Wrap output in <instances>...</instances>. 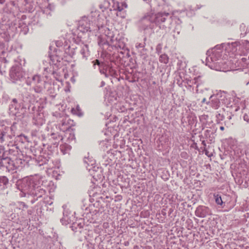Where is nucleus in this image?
Returning <instances> with one entry per match:
<instances>
[{
	"label": "nucleus",
	"instance_id": "f257e3e1",
	"mask_svg": "<svg viewBox=\"0 0 249 249\" xmlns=\"http://www.w3.org/2000/svg\"><path fill=\"white\" fill-rule=\"evenodd\" d=\"M243 47H249L247 40L235 41L231 43H224L217 45L207 52L206 65L210 69L217 71H229L240 63L238 62V55L245 54L244 52L240 51Z\"/></svg>",
	"mask_w": 249,
	"mask_h": 249
},
{
	"label": "nucleus",
	"instance_id": "f03ea898",
	"mask_svg": "<svg viewBox=\"0 0 249 249\" xmlns=\"http://www.w3.org/2000/svg\"><path fill=\"white\" fill-rule=\"evenodd\" d=\"M179 21V19L174 16L172 13L159 12L156 14L147 13L138 22L140 31L146 35L154 33V25L159 26L160 29L171 28L173 22Z\"/></svg>",
	"mask_w": 249,
	"mask_h": 249
},
{
	"label": "nucleus",
	"instance_id": "7ed1b4c3",
	"mask_svg": "<svg viewBox=\"0 0 249 249\" xmlns=\"http://www.w3.org/2000/svg\"><path fill=\"white\" fill-rule=\"evenodd\" d=\"M42 180L37 177H26L18 181L17 183V188L20 191V197H26L29 195L33 197L31 203L33 204L39 198L46 195V190L42 186Z\"/></svg>",
	"mask_w": 249,
	"mask_h": 249
},
{
	"label": "nucleus",
	"instance_id": "20e7f679",
	"mask_svg": "<svg viewBox=\"0 0 249 249\" xmlns=\"http://www.w3.org/2000/svg\"><path fill=\"white\" fill-rule=\"evenodd\" d=\"M225 98V96L219 94H213L209 97V100L204 98L201 103L206 104L205 107L208 112H212L213 110L217 109L223 104H225L228 107L234 108L235 111L240 109L243 110L246 107L245 100L243 98L233 96L230 98L229 103H224Z\"/></svg>",
	"mask_w": 249,
	"mask_h": 249
},
{
	"label": "nucleus",
	"instance_id": "39448f33",
	"mask_svg": "<svg viewBox=\"0 0 249 249\" xmlns=\"http://www.w3.org/2000/svg\"><path fill=\"white\" fill-rule=\"evenodd\" d=\"M35 103L34 95L26 93L23 95L21 100L12 99L9 106V113L11 115L17 117L23 116L27 112L33 114L36 110Z\"/></svg>",
	"mask_w": 249,
	"mask_h": 249
},
{
	"label": "nucleus",
	"instance_id": "423d86ee",
	"mask_svg": "<svg viewBox=\"0 0 249 249\" xmlns=\"http://www.w3.org/2000/svg\"><path fill=\"white\" fill-rule=\"evenodd\" d=\"M99 12L94 8H92L88 16L82 17L79 20V31L83 34L84 36L79 35V39H83V41H88L89 39V33L90 26L96 28L98 19H100ZM93 29V28H92Z\"/></svg>",
	"mask_w": 249,
	"mask_h": 249
},
{
	"label": "nucleus",
	"instance_id": "0eeeda50",
	"mask_svg": "<svg viewBox=\"0 0 249 249\" xmlns=\"http://www.w3.org/2000/svg\"><path fill=\"white\" fill-rule=\"evenodd\" d=\"M125 0H104L100 5V8L103 11L104 10H109L113 11L118 17L124 18L125 13L123 11L126 8L127 4Z\"/></svg>",
	"mask_w": 249,
	"mask_h": 249
},
{
	"label": "nucleus",
	"instance_id": "6e6552de",
	"mask_svg": "<svg viewBox=\"0 0 249 249\" xmlns=\"http://www.w3.org/2000/svg\"><path fill=\"white\" fill-rule=\"evenodd\" d=\"M83 162L86 168L94 179L97 181L102 179L103 177L102 169L95 165L96 162L95 160L92 157H89V153L87 156L84 157Z\"/></svg>",
	"mask_w": 249,
	"mask_h": 249
},
{
	"label": "nucleus",
	"instance_id": "1a4fd4ad",
	"mask_svg": "<svg viewBox=\"0 0 249 249\" xmlns=\"http://www.w3.org/2000/svg\"><path fill=\"white\" fill-rule=\"evenodd\" d=\"M27 85L31 87L30 90H34L36 93H42L43 90L42 80L40 75L35 74L25 78Z\"/></svg>",
	"mask_w": 249,
	"mask_h": 249
},
{
	"label": "nucleus",
	"instance_id": "9d476101",
	"mask_svg": "<svg viewBox=\"0 0 249 249\" xmlns=\"http://www.w3.org/2000/svg\"><path fill=\"white\" fill-rule=\"evenodd\" d=\"M62 207L64 210L63 213V217L60 219L61 222L63 225H65L71 223V225L70 227L71 230L74 232H76L78 228V223L76 222L77 220V218L75 216L76 213L74 212L73 214L70 216V213L69 212L68 210L67 209V206L64 205Z\"/></svg>",
	"mask_w": 249,
	"mask_h": 249
},
{
	"label": "nucleus",
	"instance_id": "9b49d317",
	"mask_svg": "<svg viewBox=\"0 0 249 249\" xmlns=\"http://www.w3.org/2000/svg\"><path fill=\"white\" fill-rule=\"evenodd\" d=\"M10 80L14 83H18L25 79V72L22 68L18 65L13 66L10 71Z\"/></svg>",
	"mask_w": 249,
	"mask_h": 249
},
{
	"label": "nucleus",
	"instance_id": "f8f14e48",
	"mask_svg": "<svg viewBox=\"0 0 249 249\" xmlns=\"http://www.w3.org/2000/svg\"><path fill=\"white\" fill-rule=\"evenodd\" d=\"M104 20V19H102L100 18V19H98V23L96 24V28H93V30H99L100 33L105 35V36L107 38V39H109L110 41L113 42L114 36L113 32L108 27L103 25V21Z\"/></svg>",
	"mask_w": 249,
	"mask_h": 249
},
{
	"label": "nucleus",
	"instance_id": "ddd939ff",
	"mask_svg": "<svg viewBox=\"0 0 249 249\" xmlns=\"http://www.w3.org/2000/svg\"><path fill=\"white\" fill-rule=\"evenodd\" d=\"M57 123L59 128L62 132H65L72 128V126L75 125V123L72 120L65 116H60L57 121Z\"/></svg>",
	"mask_w": 249,
	"mask_h": 249
},
{
	"label": "nucleus",
	"instance_id": "4468645a",
	"mask_svg": "<svg viewBox=\"0 0 249 249\" xmlns=\"http://www.w3.org/2000/svg\"><path fill=\"white\" fill-rule=\"evenodd\" d=\"M97 64L99 66L100 71L101 73L105 74L106 77L111 76L116 77L117 71L114 68L110 65L100 64L99 61L96 60Z\"/></svg>",
	"mask_w": 249,
	"mask_h": 249
},
{
	"label": "nucleus",
	"instance_id": "2eb2a0df",
	"mask_svg": "<svg viewBox=\"0 0 249 249\" xmlns=\"http://www.w3.org/2000/svg\"><path fill=\"white\" fill-rule=\"evenodd\" d=\"M36 161L39 166L44 164L46 165L47 169H52L55 167L53 160L48 155L46 156L40 155L36 159Z\"/></svg>",
	"mask_w": 249,
	"mask_h": 249
},
{
	"label": "nucleus",
	"instance_id": "dca6fc26",
	"mask_svg": "<svg viewBox=\"0 0 249 249\" xmlns=\"http://www.w3.org/2000/svg\"><path fill=\"white\" fill-rule=\"evenodd\" d=\"M111 142L110 140L106 139L101 141L100 143V148L104 151L107 150V149H109V150L107 151V154L110 155V160H113V158L115 154H116L117 152H118L117 150H111Z\"/></svg>",
	"mask_w": 249,
	"mask_h": 249
},
{
	"label": "nucleus",
	"instance_id": "f3484780",
	"mask_svg": "<svg viewBox=\"0 0 249 249\" xmlns=\"http://www.w3.org/2000/svg\"><path fill=\"white\" fill-rule=\"evenodd\" d=\"M195 215L200 218H204L211 214V211L209 208L205 206H198L195 211Z\"/></svg>",
	"mask_w": 249,
	"mask_h": 249
},
{
	"label": "nucleus",
	"instance_id": "a211bd4d",
	"mask_svg": "<svg viewBox=\"0 0 249 249\" xmlns=\"http://www.w3.org/2000/svg\"><path fill=\"white\" fill-rule=\"evenodd\" d=\"M18 207H17L16 204H10L8 207V212L7 213L8 217L11 220H16L18 219V214L17 213Z\"/></svg>",
	"mask_w": 249,
	"mask_h": 249
},
{
	"label": "nucleus",
	"instance_id": "6ab92c4d",
	"mask_svg": "<svg viewBox=\"0 0 249 249\" xmlns=\"http://www.w3.org/2000/svg\"><path fill=\"white\" fill-rule=\"evenodd\" d=\"M205 80L202 76L199 75L194 77L193 79L187 82V85L189 87L191 88L192 85H196V91L198 92V87L204 83Z\"/></svg>",
	"mask_w": 249,
	"mask_h": 249
},
{
	"label": "nucleus",
	"instance_id": "aec40b11",
	"mask_svg": "<svg viewBox=\"0 0 249 249\" xmlns=\"http://www.w3.org/2000/svg\"><path fill=\"white\" fill-rule=\"evenodd\" d=\"M45 122V120L43 118V115L41 113H37L35 115L33 118V124L39 127L42 125Z\"/></svg>",
	"mask_w": 249,
	"mask_h": 249
},
{
	"label": "nucleus",
	"instance_id": "412c9836",
	"mask_svg": "<svg viewBox=\"0 0 249 249\" xmlns=\"http://www.w3.org/2000/svg\"><path fill=\"white\" fill-rule=\"evenodd\" d=\"M74 130H75L73 129V128H71L64 132L65 134L63 137L64 139H66V142H74V143L76 142V138Z\"/></svg>",
	"mask_w": 249,
	"mask_h": 249
},
{
	"label": "nucleus",
	"instance_id": "4be33fe9",
	"mask_svg": "<svg viewBox=\"0 0 249 249\" xmlns=\"http://www.w3.org/2000/svg\"><path fill=\"white\" fill-rule=\"evenodd\" d=\"M11 158L0 160V167L1 169H6L9 172L11 171L12 166Z\"/></svg>",
	"mask_w": 249,
	"mask_h": 249
},
{
	"label": "nucleus",
	"instance_id": "5701e85b",
	"mask_svg": "<svg viewBox=\"0 0 249 249\" xmlns=\"http://www.w3.org/2000/svg\"><path fill=\"white\" fill-rule=\"evenodd\" d=\"M9 185V179L5 176H0V194L5 191Z\"/></svg>",
	"mask_w": 249,
	"mask_h": 249
},
{
	"label": "nucleus",
	"instance_id": "b1692460",
	"mask_svg": "<svg viewBox=\"0 0 249 249\" xmlns=\"http://www.w3.org/2000/svg\"><path fill=\"white\" fill-rule=\"evenodd\" d=\"M10 131L11 128L8 126H5L0 129V143L3 142L5 141V138L9 136L8 133Z\"/></svg>",
	"mask_w": 249,
	"mask_h": 249
},
{
	"label": "nucleus",
	"instance_id": "393cba45",
	"mask_svg": "<svg viewBox=\"0 0 249 249\" xmlns=\"http://www.w3.org/2000/svg\"><path fill=\"white\" fill-rule=\"evenodd\" d=\"M24 162V160L20 158H18V157L15 159H13L12 161L11 171L22 167Z\"/></svg>",
	"mask_w": 249,
	"mask_h": 249
},
{
	"label": "nucleus",
	"instance_id": "a878e982",
	"mask_svg": "<svg viewBox=\"0 0 249 249\" xmlns=\"http://www.w3.org/2000/svg\"><path fill=\"white\" fill-rule=\"evenodd\" d=\"M231 155L234 160H237L243 156V153L240 147H236L233 151L231 152Z\"/></svg>",
	"mask_w": 249,
	"mask_h": 249
},
{
	"label": "nucleus",
	"instance_id": "bb28decb",
	"mask_svg": "<svg viewBox=\"0 0 249 249\" xmlns=\"http://www.w3.org/2000/svg\"><path fill=\"white\" fill-rule=\"evenodd\" d=\"M160 143L161 146L160 149L165 150L169 149L171 144L169 138L162 136L160 138Z\"/></svg>",
	"mask_w": 249,
	"mask_h": 249
},
{
	"label": "nucleus",
	"instance_id": "cd10ccee",
	"mask_svg": "<svg viewBox=\"0 0 249 249\" xmlns=\"http://www.w3.org/2000/svg\"><path fill=\"white\" fill-rule=\"evenodd\" d=\"M9 157L11 158V160L15 159L18 157L19 154V150L17 146H13L11 148L8 150Z\"/></svg>",
	"mask_w": 249,
	"mask_h": 249
},
{
	"label": "nucleus",
	"instance_id": "c85d7f7f",
	"mask_svg": "<svg viewBox=\"0 0 249 249\" xmlns=\"http://www.w3.org/2000/svg\"><path fill=\"white\" fill-rule=\"evenodd\" d=\"M50 63L54 65L56 68H59L62 66V58L57 55H53L50 57Z\"/></svg>",
	"mask_w": 249,
	"mask_h": 249
},
{
	"label": "nucleus",
	"instance_id": "c756f323",
	"mask_svg": "<svg viewBox=\"0 0 249 249\" xmlns=\"http://www.w3.org/2000/svg\"><path fill=\"white\" fill-rule=\"evenodd\" d=\"M50 139L53 140L54 141L53 144L57 146L59 142L60 141H62L64 139V138L62 135L57 132L51 133Z\"/></svg>",
	"mask_w": 249,
	"mask_h": 249
},
{
	"label": "nucleus",
	"instance_id": "7c9ffc66",
	"mask_svg": "<svg viewBox=\"0 0 249 249\" xmlns=\"http://www.w3.org/2000/svg\"><path fill=\"white\" fill-rule=\"evenodd\" d=\"M145 45V42L139 43L137 42L135 44V47L138 50L140 55L143 56L146 54V49L144 48Z\"/></svg>",
	"mask_w": 249,
	"mask_h": 249
},
{
	"label": "nucleus",
	"instance_id": "2f4dec72",
	"mask_svg": "<svg viewBox=\"0 0 249 249\" xmlns=\"http://www.w3.org/2000/svg\"><path fill=\"white\" fill-rule=\"evenodd\" d=\"M125 39L124 38H116L115 39V42L114 41L112 42L113 45L117 48H119L122 49H124L125 47V43L124 41Z\"/></svg>",
	"mask_w": 249,
	"mask_h": 249
},
{
	"label": "nucleus",
	"instance_id": "473e14b6",
	"mask_svg": "<svg viewBox=\"0 0 249 249\" xmlns=\"http://www.w3.org/2000/svg\"><path fill=\"white\" fill-rule=\"evenodd\" d=\"M83 47L80 51V53L82 55L83 58L87 60L88 57L89 55V51L87 45L84 44L83 43Z\"/></svg>",
	"mask_w": 249,
	"mask_h": 249
},
{
	"label": "nucleus",
	"instance_id": "72a5a7b5",
	"mask_svg": "<svg viewBox=\"0 0 249 249\" xmlns=\"http://www.w3.org/2000/svg\"><path fill=\"white\" fill-rule=\"evenodd\" d=\"M8 154V150H6L3 146H0V160L10 158Z\"/></svg>",
	"mask_w": 249,
	"mask_h": 249
},
{
	"label": "nucleus",
	"instance_id": "f704fd0d",
	"mask_svg": "<svg viewBox=\"0 0 249 249\" xmlns=\"http://www.w3.org/2000/svg\"><path fill=\"white\" fill-rule=\"evenodd\" d=\"M60 149L63 154L65 155L69 153V151L71 149V146L68 144L65 143L60 145Z\"/></svg>",
	"mask_w": 249,
	"mask_h": 249
},
{
	"label": "nucleus",
	"instance_id": "c9c22d12",
	"mask_svg": "<svg viewBox=\"0 0 249 249\" xmlns=\"http://www.w3.org/2000/svg\"><path fill=\"white\" fill-rule=\"evenodd\" d=\"M108 39L104 38L103 37H99L98 38V44L100 47H103L104 49L105 46H107L108 45Z\"/></svg>",
	"mask_w": 249,
	"mask_h": 249
},
{
	"label": "nucleus",
	"instance_id": "e433bc0d",
	"mask_svg": "<svg viewBox=\"0 0 249 249\" xmlns=\"http://www.w3.org/2000/svg\"><path fill=\"white\" fill-rule=\"evenodd\" d=\"M240 30L241 31V36L243 37L249 32V27L246 26L245 24L242 23L240 25Z\"/></svg>",
	"mask_w": 249,
	"mask_h": 249
},
{
	"label": "nucleus",
	"instance_id": "4c0bfd02",
	"mask_svg": "<svg viewBox=\"0 0 249 249\" xmlns=\"http://www.w3.org/2000/svg\"><path fill=\"white\" fill-rule=\"evenodd\" d=\"M208 119L209 116L208 115L203 114L199 116V120L200 122L203 125L207 127H208L207 126Z\"/></svg>",
	"mask_w": 249,
	"mask_h": 249
},
{
	"label": "nucleus",
	"instance_id": "58836bf2",
	"mask_svg": "<svg viewBox=\"0 0 249 249\" xmlns=\"http://www.w3.org/2000/svg\"><path fill=\"white\" fill-rule=\"evenodd\" d=\"M17 207H18V210H21L22 211H24L25 209H26L28 208L27 205H26L24 202L22 201H19L16 204Z\"/></svg>",
	"mask_w": 249,
	"mask_h": 249
},
{
	"label": "nucleus",
	"instance_id": "ea45409f",
	"mask_svg": "<svg viewBox=\"0 0 249 249\" xmlns=\"http://www.w3.org/2000/svg\"><path fill=\"white\" fill-rule=\"evenodd\" d=\"M159 61L161 63H163L164 64L168 63L169 61V58L167 55L165 54H161L159 57Z\"/></svg>",
	"mask_w": 249,
	"mask_h": 249
},
{
	"label": "nucleus",
	"instance_id": "a19ab883",
	"mask_svg": "<svg viewBox=\"0 0 249 249\" xmlns=\"http://www.w3.org/2000/svg\"><path fill=\"white\" fill-rule=\"evenodd\" d=\"M213 196L215 198L216 203L219 205H222V204H223V202L222 200L221 196L218 194H214L213 195Z\"/></svg>",
	"mask_w": 249,
	"mask_h": 249
},
{
	"label": "nucleus",
	"instance_id": "79ce46f5",
	"mask_svg": "<svg viewBox=\"0 0 249 249\" xmlns=\"http://www.w3.org/2000/svg\"><path fill=\"white\" fill-rule=\"evenodd\" d=\"M115 108L119 112H124L126 110L125 107L124 106L121 105L120 103L116 104L115 105Z\"/></svg>",
	"mask_w": 249,
	"mask_h": 249
},
{
	"label": "nucleus",
	"instance_id": "37998d69",
	"mask_svg": "<svg viewBox=\"0 0 249 249\" xmlns=\"http://www.w3.org/2000/svg\"><path fill=\"white\" fill-rule=\"evenodd\" d=\"M224 116L223 115L218 113L216 115V122L217 124H220L221 122L223 120Z\"/></svg>",
	"mask_w": 249,
	"mask_h": 249
},
{
	"label": "nucleus",
	"instance_id": "c03bdc74",
	"mask_svg": "<svg viewBox=\"0 0 249 249\" xmlns=\"http://www.w3.org/2000/svg\"><path fill=\"white\" fill-rule=\"evenodd\" d=\"M10 97L8 95L4 93L2 96V104L7 103V102L9 100Z\"/></svg>",
	"mask_w": 249,
	"mask_h": 249
},
{
	"label": "nucleus",
	"instance_id": "a18cd8bd",
	"mask_svg": "<svg viewBox=\"0 0 249 249\" xmlns=\"http://www.w3.org/2000/svg\"><path fill=\"white\" fill-rule=\"evenodd\" d=\"M39 128L33 129L32 130V131H31V135H32V136L33 137H37V136H38V135L39 134Z\"/></svg>",
	"mask_w": 249,
	"mask_h": 249
},
{
	"label": "nucleus",
	"instance_id": "49530a36",
	"mask_svg": "<svg viewBox=\"0 0 249 249\" xmlns=\"http://www.w3.org/2000/svg\"><path fill=\"white\" fill-rule=\"evenodd\" d=\"M71 112L73 115H78V105L75 107L71 108Z\"/></svg>",
	"mask_w": 249,
	"mask_h": 249
},
{
	"label": "nucleus",
	"instance_id": "de8ad7c7",
	"mask_svg": "<svg viewBox=\"0 0 249 249\" xmlns=\"http://www.w3.org/2000/svg\"><path fill=\"white\" fill-rule=\"evenodd\" d=\"M243 119L244 121L249 123V114H248L247 113H245L243 115Z\"/></svg>",
	"mask_w": 249,
	"mask_h": 249
},
{
	"label": "nucleus",
	"instance_id": "09e8293b",
	"mask_svg": "<svg viewBox=\"0 0 249 249\" xmlns=\"http://www.w3.org/2000/svg\"><path fill=\"white\" fill-rule=\"evenodd\" d=\"M63 45V43L61 40H57L56 42V45L58 47H61V46H62Z\"/></svg>",
	"mask_w": 249,
	"mask_h": 249
},
{
	"label": "nucleus",
	"instance_id": "8fccbe9b",
	"mask_svg": "<svg viewBox=\"0 0 249 249\" xmlns=\"http://www.w3.org/2000/svg\"><path fill=\"white\" fill-rule=\"evenodd\" d=\"M182 61H181V60H178V63H177V65L178 67V69H181L182 68H183V67H181V65H182Z\"/></svg>",
	"mask_w": 249,
	"mask_h": 249
},
{
	"label": "nucleus",
	"instance_id": "3c124183",
	"mask_svg": "<svg viewBox=\"0 0 249 249\" xmlns=\"http://www.w3.org/2000/svg\"><path fill=\"white\" fill-rule=\"evenodd\" d=\"M33 212H34V211L32 209H29V210H27V214L28 215H32L33 214Z\"/></svg>",
	"mask_w": 249,
	"mask_h": 249
},
{
	"label": "nucleus",
	"instance_id": "603ef678",
	"mask_svg": "<svg viewBox=\"0 0 249 249\" xmlns=\"http://www.w3.org/2000/svg\"><path fill=\"white\" fill-rule=\"evenodd\" d=\"M64 49H65V51L66 52V50L67 49H69V50L71 49V47L70 46H67V45H65L64 46Z\"/></svg>",
	"mask_w": 249,
	"mask_h": 249
},
{
	"label": "nucleus",
	"instance_id": "864d4df0",
	"mask_svg": "<svg viewBox=\"0 0 249 249\" xmlns=\"http://www.w3.org/2000/svg\"><path fill=\"white\" fill-rule=\"evenodd\" d=\"M201 5H197L196 8L193 9V10H196L199 9L201 8Z\"/></svg>",
	"mask_w": 249,
	"mask_h": 249
},
{
	"label": "nucleus",
	"instance_id": "5fc2aeb1",
	"mask_svg": "<svg viewBox=\"0 0 249 249\" xmlns=\"http://www.w3.org/2000/svg\"><path fill=\"white\" fill-rule=\"evenodd\" d=\"M83 112L79 108V117L82 116H83Z\"/></svg>",
	"mask_w": 249,
	"mask_h": 249
},
{
	"label": "nucleus",
	"instance_id": "6e6d98bb",
	"mask_svg": "<svg viewBox=\"0 0 249 249\" xmlns=\"http://www.w3.org/2000/svg\"><path fill=\"white\" fill-rule=\"evenodd\" d=\"M241 60L242 61V62H245L246 60V58L245 57H242L241 58Z\"/></svg>",
	"mask_w": 249,
	"mask_h": 249
},
{
	"label": "nucleus",
	"instance_id": "4d7b16f0",
	"mask_svg": "<svg viewBox=\"0 0 249 249\" xmlns=\"http://www.w3.org/2000/svg\"><path fill=\"white\" fill-rule=\"evenodd\" d=\"M68 0H59V1L62 3H65Z\"/></svg>",
	"mask_w": 249,
	"mask_h": 249
},
{
	"label": "nucleus",
	"instance_id": "13d9d810",
	"mask_svg": "<svg viewBox=\"0 0 249 249\" xmlns=\"http://www.w3.org/2000/svg\"><path fill=\"white\" fill-rule=\"evenodd\" d=\"M144 1L146 2L147 3L150 4V2L151 0H143Z\"/></svg>",
	"mask_w": 249,
	"mask_h": 249
},
{
	"label": "nucleus",
	"instance_id": "bf43d9fd",
	"mask_svg": "<svg viewBox=\"0 0 249 249\" xmlns=\"http://www.w3.org/2000/svg\"><path fill=\"white\" fill-rule=\"evenodd\" d=\"M105 85V83L104 81H102L101 82V87H103Z\"/></svg>",
	"mask_w": 249,
	"mask_h": 249
},
{
	"label": "nucleus",
	"instance_id": "052dcab7",
	"mask_svg": "<svg viewBox=\"0 0 249 249\" xmlns=\"http://www.w3.org/2000/svg\"><path fill=\"white\" fill-rule=\"evenodd\" d=\"M220 129L221 130H224V126H220Z\"/></svg>",
	"mask_w": 249,
	"mask_h": 249
},
{
	"label": "nucleus",
	"instance_id": "680f3d73",
	"mask_svg": "<svg viewBox=\"0 0 249 249\" xmlns=\"http://www.w3.org/2000/svg\"><path fill=\"white\" fill-rule=\"evenodd\" d=\"M5 2V0H0V3L2 4Z\"/></svg>",
	"mask_w": 249,
	"mask_h": 249
},
{
	"label": "nucleus",
	"instance_id": "e2e57ef3",
	"mask_svg": "<svg viewBox=\"0 0 249 249\" xmlns=\"http://www.w3.org/2000/svg\"><path fill=\"white\" fill-rule=\"evenodd\" d=\"M90 196H91V195H92V196H94V195H95V193H94V192H93V193H92L91 192H90Z\"/></svg>",
	"mask_w": 249,
	"mask_h": 249
},
{
	"label": "nucleus",
	"instance_id": "0e129e2a",
	"mask_svg": "<svg viewBox=\"0 0 249 249\" xmlns=\"http://www.w3.org/2000/svg\"><path fill=\"white\" fill-rule=\"evenodd\" d=\"M94 189L97 190H99L100 188L99 187H96Z\"/></svg>",
	"mask_w": 249,
	"mask_h": 249
},
{
	"label": "nucleus",
	"instance_id": "69168bd1",
	"mask_svg": "<svg viewBox=\"0 0 249 249\" xmlns=\"http://www.w3.org/2000/svg\"><path fill=\"white\" fill-rule=\"evenodd\" d=\"M78 226L80 228L82 227V226L81 225V223H79Z\"/></svg>",
	"mask_w": 249,
	"mask_h": 249
},
{
	"label": "nucleus",
	"instance_id": "338daca9",
	"mask_svg": "<svg viewBox=\"0 0 249 249\" xmlns=\"http://www.w3.org/2000/svg\"><path fill=\"white\" fill-rule=\"evenodd\" d=\"M228 119H229V120L231 119V116H229V117H228Z\"/></svg>",
	"mask_w": 249,
	"mask_h": 249
},
{
	"label": "nucleus",
	"instance_id": "774afa93",
	"mask_svg": "<svg viewBox=\"0 0 249 249\" xmlns=\"http://www.w3.org/2000/svg\"><path fill=\"white\" fill-rule=\"evenodd\" d=\"M2 103V98L1 99V98H0V103Z\"/></svg>",
	"mask_w": 249,
	"mask_h": 249
}]
</instances>
